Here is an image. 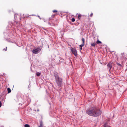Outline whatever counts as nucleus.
<instances>
[{
	"label": "nucleus",
	"mask_w": 127,
	"mask_h": 127,
	"mask_svg": "<svg viewBox=\"0 0 127 127\" xmlns=\"http://www.w3.org/2000/svg\"><path fill=\"white\" fill-rule=\"evenodd\" d=\"M107 66L108 67V68L110 70L111 68L112 67V64L111 63H109L107 65Z\"/></svg>",
	"instance_id": "39448f33"
},
{
	"label": "nucleus",
	"mask_w": 127,
	"mask_h": 127,
	"mask_svg": "<svg viewBox=\"0 0 127 127\" xmlns=\"http://www.w3.org/2000/svg\"><path fill=\"white\" fill-rule=\"evenodd\" d=\"M36 75L37 76H39L40 75L41 73L40 72H37L36 73Z\"/></svg>",
	"instance_id": "1a4fd4ad"
},
{
	"label": "nucleus",
	"mask_w": 127,
	"mask_h": 127,
	"mask_svg": "<svg viewBox=\"0 0 127 127\" xmlns=\"http://www.w3.org/2000/svg\"><path fill=\"white\" fill-rule=\"evenodd\" d=\"M7 47H6V48L5 49H3V50H5V51H6L7 50Z\"/></svg>",
	"instance_id": "6ab92c4d"
},
{
	"label": "nucleus",
	"mask_w": 127,
	"mask_h": 127,
	"mask_svg": "<svg viewBox=\"0 0 127 127\" xmlns=\"http://www.w3.org/2000/svg\"><path fill=\"white\" fill-rule=\"evenodd\" d=\"M42 48V47L41 46L40 47L34 49L32 50V52L34 54H37L40 51Z\"/></svg>",
	"instance_id": "7ed1b4c3"
},
{
	"label": "nucleus",
	"mask_w": 127,
	"mask_h": 127,
	"mask_svg": "<svg viewBox=\"0 0 127 127\" xmlns=\"http://www.w3.org/2000/svg\"><path fill=\"white\" fill-rule=\"evenodd\" d=\"M95 43H93L91 44V45L92 46H95Z\"/></svg>",
	"instance_id": "2eb2a0df"
},
{
	"label": "nucleus",
	"mask_w": 127,
	"mask_h": 127,
	"mask_svg": "<svg viewBox=\"0 0 127 127\" xmlns=\"http://www.w3.org/2000/svg\"><path fill=\"white\" fill-rule=\"evenodd\" d=\"M84 44H82L80 45L79 46L80 47H82L84 46Z\"/></svg>",
	"instance_id": "dca6fc26"
},
{
	"label": "nucleus",
	"mask_w": 127,
	"mask_h": 127,
	"mask_svg": "<svg viewBox=\"0 0 127 127\" xmlns=\"http://www.w3.org/2000/svg\"><path fill=\"white\" fill-rule=\"evenodd\" d=\"M7 90L8 91V93H9L11 92V90L9 88H7Z\"/></svg>",
	"instance_id": "0eeeda50"
},
{
	"label": "nucleus",
	"mask_w": 127,
	"mask_h": 127,
	"mask_svg": "<svg viewBox=\"0 0 127 127\" xmlns=\"http://www.w3.org/2000/svg\"><path fill=\"white\" fill-rule=\"evenodd\" d=\"M30 15L32 16H34V15L32 14V15Z\"/></svg>",
	"instance_id": "4be33fe9"
},
{
	"label": "nucleus",
	"mask_w": 127,
	"mask_h": 127,
	"mask_svg": "<svg viewBox=\"0 0 127 127\" xmlns=\"http://www.w3.org/2000/svg\"><path fill=\"white\" fill-rule=\"evenodd\" d=\"M70 50L72 53L74 54L75 56L76 57L77 56V53L76 49L73 48H71L70 49Z\"/></svg>",
	"instance_id": "20e7f679"
},
{
	"label": "nucleus",
	"mask_w": 127,
	"mask_h": 127,
	"mask_svg": "<svg viewBox=\"0 0 127 127\" xmlns=\"http://www.w3.org/2000/svg\"><path fill=\"white\" fill-rule=\"evenodd\" d=\"M24 126L25 127H30V126L27 124L25 125Z\"/></svg>",
	"instance_id": "9b49d317"
},
{
	"label": "nucleus",
	"mask_w": 127,
	"mask_h": 127,
	"mask_svg": "<svg viewBox=\"0 0 127 127\" xmlns=\"http://www.w3.org/2000/svg\"><path fill=\"white\" fill-rule=\"evenodd\" d=\"M81 15L80 14H78V18L79 20L80 19L81 17Z\"/></svg>",
	"instance_id": "6e6552de"
},
{
	"label": "nucleus",
	"mask_w": 127,
	"mask_h": 127,
	"mask_svg": "<svg viewBox=\"0 0 127 127\" xmlns=\"http://www.w3.org/2000/svg\"><path fill=\"white\" fill-rule=\"evenodd\" d=\"M40 127H42V125H43V123L42 121H41L40 122Z\"/></svg>",
	"instance_id": "f8f14e48"
},
{
	"label": "nucleus",
	"mask_w": 127,
	"mask_h": 127,
	"mask_svg": "<svg viewBox=\"0 0 127 127\" xmlns=\"http://www.w3.org/2000/svg\"><path fill=\"white\" fill-rule=\"evenodd\" d=\"M82 41L83 42L82 44H84L85 42V40L83 38H82Z\"/></svg>",
	"instance_id": "ddd939ff"
},
{
	"label": "nucleus",
	"mask_w": 127,
	"mask_h": 127,
	"mask_svg": "<svg viewBox=\"0 0 127 127\" xmlns=\"http://www.w3.org/2000/svg\"><path fill=\"white\" fill-rule=\"evenodd\" d=\"M1 102L0 101V107L1 106Z\"/></svg>",
	"instance_id": "aec40b11"
},
{
	"label": "nucleus",
	"mask_w": 127,
	"mask_h": 127,
	"mask_svg": "<svg viewBox=\"0 0 127 127\" xmlns=\"http://www.w3.org/2000/svg\"><path fill=\"white\" fill-rule=\"evenodd\" d=\"M93 15V13H91L90 15V16L92 17V16Z\"/></svg>",
	"instance_id": "a211bd4d"
},
{
	"label": "nucleus",
	"mask_w": 127,
	"mask_h": 127,
	"mask_svg": "<svg viewBox=\"0 0 127 127\" xmlns=\"http://www.w3.org/2000/svg\"><path fill=\"white\" fill-rule=\"evenodd\" d=\"M86 113L90 116L96 117L101 114V112L98 109L95 107L92 108L87 110Z\"/></svg>",
	"instance_id": "f257e3e1"
},
{
	"label": "nucleus",
	"mask_w": 127,
	"mask_h": 127,
	"mask_svg": "<svg viewBox=\"0 0 127 127\" xmlns=\"http://www.w3.org/2000/svg\"><path fill=\"white\" fill-rule=\"evenodd\" d=\"M96 43L97 44L101 43V42L98 40H97L96 41Z\"/></svg>",
	"instance_id": "9d476101"
},
{
	"label": "nucleus",
	"mask_w": 127,
	"mask_h": 127,
	"mask_svg": "<svg viewBox=\"0 0 127 127\" xmlns=\"http://www.w3.org/2000/svg\"><path fill=\"white\" fill-rule=\"evenodd\" d=\"M80 50H81L82 49V47H80Z\"/></svg>",
	"instance_id": "412c9836"
},
{
	"label": "nucleus",
	"mask_w": 127,
	"mask_h": 127,
	"mask_svg": "<svg viewBox=\"0 0 127 127\" xmlns=\"http://www.w3.org/2000/svg\"><path fill=\"white\" fill-rule=\"evenodd\" d=\"M54 75L57 84L58 86L61 87L63 84V80L59 76L57 72H54Z\"/></svg>",
	"instance_id": "f03ea898"
},
{
	"label": "nucleus",
	"mask_w": 127,
	"mask_h": 127,
	"mask_svg": "<svg viewBox=\"0 0 127 127\" xmlns=\"http://www.w3.org/2000/svg\"><path fill=\"white\" fill-rule=\"evenodd\" d=\"M103 127H111L107 123H105Z\"/></svg>",
	"instance_id": "423d86ee"
},
{
	"label": "nucleus",
	"mask_w": 127,
	"mask_h": 127,
	"mask_svg": "<svg viewBox=\"0 0 127 127\" xmlns=\"http://www.w3.org/2000/svg\"><path fill=\"white\" fill-rule=\"evenodd\" d=\"M39 127H42L39 126Z\"/></svg>",
	"instance_id": "393cba45"
},
{
	"label": "nucleus",
	"mask_w": 127,
	"mask_h": 127,
	"mask_svg": "<svg viewBox=\"0 0 127 127\" xmlns=\"http://www.w3.org/2000/svg\"><path fill=\"white\" fill-rule=\"evenodd\" d=\"M48 24H50V23L49 22H48Z\"/></svg>",
	"instance_id": "b1692460"
},
{
	"label": "nucleus",
	"mask_w": 127,
	"mask_h": 127,
	"mask_svg": "<svg viewBox=\"0 0 127 127\" xmlns=\"http://www.w3.org/2000/svg\"><path fill=\"white\" fill-rule=\"evenodd\" d=\"M38 17L39 18H40V16H38Z\"/></svg>",
	"instance_id": "5701e85b"
},
{
	"label": "nucleus",
	"mask_w": 127,
	"mask_h": 127,
	"mask_svg": "<svg viewBox=\"0 0 127 127\" xmlns=\"http://www.w3.org/2000/svg\"><path fill=\"white\" fill-rule=\"evenodd\" d=\"M53 11V12H57V11L56 10H54Z\"/></svg>",
	"instance_id": "f3484780"
},
{
	"label": "nucleus",
	"mask_w": 127,
	"mask_h": 127,
	"mask_svg": "<svg viewBox=\"0 0 127 127\" xmlns=\"http://www.w3.org/2000/svg\"><path fill=\"white\" fill-rule=\"evenodd\" d=\"M72 21V22H74L75 21V19L74 18H72L71 19Z\"/></svg>",
	"instance_id": "4468645a"
}]
</instances>
